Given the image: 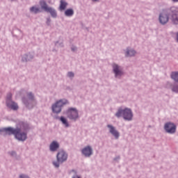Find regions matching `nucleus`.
I'll return each mask as SVG.
<instances>
[{
  "instance_id": "1",
  "label": "nucleus",
  "mask_w": 178,
  "mask_h": 178,
  "mask_svg": "<svg viewBox=\"0 0 178 178\" xmlns=\"http://www.w3.org/2000/svg\"><path fill=\"white\" fill-rule=\"evenodd\" d=\"M169 19L175 24H178V8L172 6L168 10H163L159 15V22L161 24H165L169 21Z\"/></svg>"
},
{
  "instance_id": "2",
  "label": "nucleus",
  "mask_w": 178,
  "mask_h": 178,
  "mask_svg": "<svg viewBox=\"0 0 178 178\" xmlns=\"http://www.w3.org/2000/svg\"><path fill=\"white\" fill-rule=\"evenodd\" d=\"M0 132H4L5 135H15L16 139L18 140L24 141L27 139V134L22 132L19 129L3 128V129H0Z\"/></svg>"
},
{
  "instance_id": "3",
  "label": "nucleus",
  "mask_w": 178,
  "mask_h": 178,
  "mask_svg": "<svg viewBox=\"0 0 178 178\" xmlns=\"http://www.w3.org/2000/svg\"><path fill=\"white\" fill-rule=\"evenodd\" d=\"M115 116L118 118L122 116L124 120H126L127 121H131V120H133L134 114L131 108H124V110L123 108H118Z\"/></svg>"
},
{
  "instance_id": "4",
  "label": "nucleus",
  "mask_w": 178,
  "mask_h": 178,
  "mask_svg": "<svg viewBox=\"0 0 178 178\" xmlns=\"http://www.w3.org/2000/svg\"><path fill=\"white\" fill-rule=\"evenodd\" d=\"M67 159V153H65V152L60 151L57 154V161H54L53 164L55 167L58 168L60 165L59 163H63V161H66Z\"/></svg>"
},
{
  "instance_id": "5",
  "label": "nucleus",
  "mask_w": 178,
  "mask_h": 178,
  "mask_svg": "<svg viewBox=\"0 0 178 178\" xmlns=\"http://www.w3.org/2000/svg\"><path fill=\"white\" fill-rule=\"evenodd\" d=\"M40 4L42 9H44L46 12H49V13H51V16H53V17H56L57 13H56V10L54 9H53V8H49L48 6L47 2H45V1H44V0L40 1Z\"/></svg>"
},
{
  "instance_id": "6",
  "label": "nucleus",
  "mask_w": 178,
  "mask_h": 178,
  "mask_svg": "<svg viewBox=\"0 0 178 178\" xmlns=\"http://www.w3.org/2000/svg\"><path fill=\"white\" fill-rule=\"evenodd\" d=\"M67 102H67V100H59V102H57L55 104L52 106L53 112L58 113V112H60L63 105H65V104H67Z\"/></svg>"
},
{
  "instance_id": "7",
  "label": "nucleus",
  "mask_w": 178,
  "mask_h": 178,
  "mask_svg": "<svg viewBox=\"0 0 178 178\" xmlns=\"http://www.w3.org/2000/svg\"><path fill=\"white\" fill-rule=\"evenodd\" d=\"M67 117L70 120H78L79 118V113L76 108H70L67 111Z\"/></svg>"
},
{
  "instance_id": "8",
  "label": "nucleus",
  "mask_w": 178,
  "mask_h": 178,
  "mask_svg": "<svg viewBox=\"0 0 178 178\" xmlns=\"http://www.w3.org/2000/svg\"><path fill=\"white\" fill-rule=\"evenodd\" d=\"M177 127L175 124H172L171 122H168L165 125V130L168 134H175L176 132Z\"/></svg>"
},
{
  "instance_id": "9",
  "label": "nucleus",
  "mask_w": 178,
  "mask_h": 178,
  "mask_svg": "<svg viewBox=\"0 0 178 178\" xmlns=\"http://www.w3.org/2000/svg\"><path fill=\"white\" fill-rule=\"evenodd\" d=\"M82 153L86 157H90L92 154V149L90 147V146H87L83 149Z\"/></svg>"
},
{
  "instance_id": "10",
  "label": "nucleus",
  "mask_w": 178,
  "mask_h": 178,
  "mask_svg": "<svg viewBox=\"0 0 178 178\" xmlns=\"http://www.w3.org/2000/svg\"><path fill=\"white\" fill-rule=\"evenodd\" d=\"M113 69L116 76H121V74H122V69H120V66L116 63L113 65Z\"/></svg>"
},
{
  "instance_id": "11",
  "label": "nucleus",
  "mask_w": 178,
  "mask_h": 178,
  "mask_svg": "<svg viewBox=\"0 0 178 178\" xmlns=\"http://www.w3.org/2000/svg\"><path fill=\"white\" fill-rule=\"evenodd\" d=\"M108 128L110 129V133L115 138V139H118L120 136V134L118 131H116L115 128L112 125H108Z\"/></svg>"
},
{
  "instance_id": "12",
  "label": "nucleus",
  "mask_w": 178,
  "mask_h": 178,
  "mask_svg": "<svg viewBox=\"0 0 178 178\" xmlns=\"http://www.w3.org/2000/svg\"><path fill=\"white\" fill-rule=\"evenodd\" d=\"M59 147V145L57 142L54 141L50 145V150L51 152H56Z\"/></svg>"
},
{
  "instance_id": "13",
  "label": "nucleus",
  "mask_w": 178,
  "mask_h": 178,
  "mask_svg": "<svg viewBox=\"0 0 178 178\" xmlns=\"http://www.w3.org/2000/svg\"><path fill=\"white\" fill-rule=\"evenodd\" d=\"M8 108H11V109H14V111H17L19 108L17 103L13 102V100H11L10 103H8Z\"/></svg>"
},
{
  "instance_id": "14",
  "label": "nucleus",
  "mask_w": 178,
  "mask_h": 178,
  "mask_svg": "<svg viewBox=\"0 0 178 178\" xmlns=\"http://www.w3.org/2000/svg\"><path fill=\"white\" fill-rule=\"evenodd\" d=\"M136 54V51L134 49H127L126 52V56H133Z\"/></svg>"
},
{
  "instance_id": "15",
  "label": "nucleus",
  "mask_w": 178,
  "mask_h": 178,
  "mask_svg": "<svg viewBox=\"0 0 178 178\" xmlns=\"http://www.w3.org/2000/svg\"><path fill=\"white\" fill-rule=\"evenodd\" d=\"M31 12H33V13H38L41 12V9L40 8H37V6H32L30 8Z\"/></svg>"
},
{
  "instance_id": "16",
  "label": "nucleus",
  "mask_w": 178,
  "mask_h": 178,
  "mask_svg": "<svg viewBox=\"0 0 178 178\" xmlns=\"http://www.w3.org/2000/svg\"><path fill=\"white\" fill-rule=\"evenodd\" d=\"M67 3L64 0L60 1V10H64L67 6Z\"/></svg>"
},
{
  "instance_id": "17",
  "label": "nucleus",
  "mask_w": 178,
  "mask_h": 178,
  "mask_svg": "<svg viewBox=\"0 0 178 178\" xmlns=\"http://www.w3.org/2000/svg\"><path fill=\"white\" fill-rule=\"evenodd\" d=\"M74 12L73 9H67L65 12V15L66 16H72L74 15Z\"/></svg>"
},
{
  "instance_id": "18",
  "label": "nucleus",
  "mask_w": 178,
  "mask_h": 178,
  "mask_svg": "<svg viewBox=\"0 0 178 178\" xmlns=\"http://www.w3.org/2000/svg\"><path fill=\"white\" fill-rule=\"evenodd\" d=\"M171 77L175 81H178V72H172L171 73Z\"/></svg>"
},
{
  "instance_id": "19",
  "label": "nucleus",
  "mask_w": 178,
  "mask_h": 178,
  "mask_svg": "<svg viewBox=\"0 0 178 178\" xmlns=\"http://www.w3.org/2000/svg\"><path fill=\"white\" fill-rule=\"evenodd\" d=\"M60 121H61V122H63V124L65 125V127H69V124H68L66 118H64V117H61Z\"/></svg>"
},
{
  "instance_id": "20",
  "label": "nucleus",
  "mask_w": 178,
  "mask_h": 178,
  "mask_svg": "<svg viewBox=\"0 0 178 178\" xmlns=\"http://www.w3.org/2000/svg\"><path fill=\"white\" fill-rule=\"evenodd\" d=\"M12 97H13L12 93H9V95H8L7 99H6V105H7V106H8V102H11Z\"/></svg>"
},
{
  "instance_id": "21",
  "label": "nucleus",
  "mask_w": 178,
  "mask_h": 178,
  "mask_svg": "<svg viewBox=\"0 0 178 178\" xmlns=\"http://www.w3.org/2000/svg\"><path fill=\"white\" fill-rule=\"evenodd\" d=\"M172 91H175V92H178V86H174L172 87Z\"/></svg>"
},
{
  "instance_id": "22",
  "label": "nucleus",
  "mask_w": 178,
  "mask_h": 178,
  "mask_svg": "<svg viewBox=\"0 0 178 178\" xmlns=\"http://www.w3.org/2000/svg\"><path fill=\"white\" fill-rule=\"evenodd\" d=\"M28 98H29V99H33V98H34V96H33V93H29Z\"/></svg>"
},
{
  "instance_id": "23",
  "label": "nucleus",
  "mask_w": 178,
  "mask_h": 178,
  "mask_svg": "<svg viewBox=\"0 0 178 178\" xmlns=\"http://www.w3.org/2000/svg\"><path fill=\"white\" fill-rule=\"evenodd\" d=\"M67 74L70 77H72L73 76H74L73 72H69Z\"/></svg>"
},
{
  "instance_id": "24",
  "label": "nucleus",
  "mask_w": 178,
  "mask_h": 178,
  "mask_svg": "<svg viewBox=\"0 0 178 178\" xmlns=\"http://www.w3.org/2000/svg\"><path fill=\"white\" fill-rule=\"evenodd\" d=\"M19 178H29L27 175H20Z\"/></svg>"
},
{
  "instance_id": "25",
  "label": "nucleus",
  "mask_w": 178,
  "mask_h": 178,
  "mask_svg": "<svg viewBox=\"0 0 178 178\" xmlns=\"http://www.w3.org/2000/svg\"><path fill=\"white\" fill-rule=\"evenodd\" d=\"M72 178H81V177H79V175H74Z\"/></svg>"
},
{
  "instance_id": "26",
  "label": "nucleus",
  "mask_w": 178,
  "mask_h": 178,
  "mask_svg": "<svg viewBox=\"0 0 178 178\" xmlns=\"http://www.w3.org/2000/svg\"><path fill=\"white\" fill-rule=\"evenodd\" d=\"M23 102H24V104H26V105H27L26 99H23Z\"/></svg>"
},
{
  "instance_id": "27",
  "label": "nucleus",
  "mask_w": 178,
  "mask_h": 178,
  "mask_svg": "<svg viewBox=\"0 0 178 178\" xmlns=\"http://www.w3.org/2000/svg\"><path fill=\"white\" fill-rule=\"evenodd\" d=\"M72 172H74V174H76V172L74 171V170H72Z\"/></svg>"
},
{
  "instance_id": "28",
  "label": "nucleus",
  "mask_w": 178,
  "mask_h": 178,
  "mask_svg": "<svg viewBox=\"0 0 178 178\" xmlns=\"http://www.w3.org/2000/svg\"><path fill=\"white\" fill-rule=\"evenodd\" d=\"M174 2H178V0H172Z\"/></svg>"
},
{
  "instance_id": "29",
  "label": "nucleus",
  "mask_w": 178,
  "mask_h": 178,
  "mask_svg": "<svg viewBox=\"0 0 178 178\" xmlns=\"http://www.w3.org/2000/svg\"><path fill=\"white\" fill-rule=\"evenodd\" d=\"M177 40L178 41V33H177Z\"/></svg>"
},
{
  "instance_id": "30",
  "label": "nucleus",
  "mask_w": 178,
  "mask_h": 178,
  "mask_svg": "<svg viewBox=\"0 0 178 178\" xmlns=\"http://www.w3.org/2000/svg\"><path fill=\"white\" fill-rule=\"evenodd\" d=\"M11 154H12V155H14V154H15V153L13 152V153H11Z\"/></svg>"
},
{
  "instance_id": "31",
  "label": "nucleus",
  "mask_w": 178,
  "mask_h": 178,
  "mask_svg": "<svg viewBox=\"0 0 178 178\" xmlns=\"http://www.w3.org/2000/svg\"><path fill=\"white\" fill-rule=\"evenodd\" d=\"M92 1H98V0H92Z\"/></svg>"
}]
</instances>
